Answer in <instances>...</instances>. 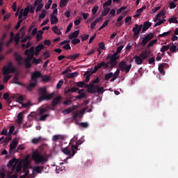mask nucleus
I'll list each match as a JSON object with an SVG mask.
<instances>
[{
  "instance_id": "f257e3e1",
  "label": "nucleus",
  "mask_w": 178,
  "mask_h": 178,
  "mask_svg": "<svg viewBox=\"0 0 178 178\" xmlns=\"http://www.w3.org/2000/svg\"><path fill=\"white\" fill-rule=\"evenodd\" d=\"M42 77V74L40 71H35L33 72L31 78L30 84L26 86V88L29 91H31L33 88L37 87V84L38 83V79H41Z\"/></svg>"
},
{
  "instance_id": "f03ea898",
  "label": "nucleus",
  "mask_w": 178,
  "mask_h": 178,
  "mask_svg": "<svg viewBox=\"0 0 178 178\" xmlns=\"http://www.w3.org/2000/svg\"><path fill=\"white\" fill-rule=\"evenodd\" d=\"M151 55V51H145L141 53L139 56H135L134 59L135 60V63L136 65H143L144 60L148 59Z\"/></svg>"
},
{
  "instance_id": "7ed1b4c3",
  "label": "nucleus",
  "mask_w": 178,
  "mask_h": 178,
  "mask_svg": "<svg viewBox=\"0 0 178 178\" xmlns=\"http://www.w3.org/2000/svg\"><path fill=\"white\" fill-rule=\"evenodd\" d=\"M32 158L35 163L37 165H38V163H42V165H44V163L48 161V159L45 157V156L42 155V154L38 152H33Z\"/></svg>"
},
{
  "instance_id": "20e7f679",
  "label": "nucleus",
  "mask_w": 178,
  "mask_h": 178,
  "mask_svg": "<svg viewBox=\"0 0 178 178\" xmlns=\"http://www.w3.org/2000/svg\"><path fill=\"white\" fill-rule=\"evenodd\" d=\"M134 58H130L129 60V65H127L126 64V61L122 60L118 64V67H120V70L122 72H125V73L127 74L129 72H130V70L131 69V63L134 62Z\"/></svg>"
},
{
  "instance_id": "39448f33",
  "label": "nucleus",
  "mask_w": 178,
  "mask_h": 178,
  "mask_svg": "<svg viewBox=\"0 0 178 178\" xmlns=\"http://www.w3.org/2000/svg\"><path fill=\"white\" fill-rule=\"evenodd\" d=\"M84 143V139L81 138L79 140L76 141V145H73L71 147V149L72 151V156H74L77 153V149H79V145H81Z\"/></svg>"
},
{
  "instance_id": "423d86ee",
  "label": "nucleus",
  "mask_w": 178,
  "mask_h": 178,
  "mask_svg": "<svg viewBox=\"0 0 178 178\" xmlns=\"http://www.w3.org/2000/svg\"><path fill=\"white\" fill-rule=\"evenodd\" d=\"M54 98V92L51 94L45 93L44 95H42L38 98V102H42V101H49L50 99H52Z\"/></svg>"
},
{
  "instance_id": "0eeeda50",
  "label": "nucleus",
  "mask_w": 178,
  "mask_h": 178,
  "mask_svg": "<svg viewBox=\"0 0 178 178\" xmlns=\"http://www.w3.org/2000/svg\"><path fill=\"white\" fill-rule=\"evenodd\" d=\"M85 88H87L89 94H95L97 92V86H94L91 82L89 84L85 85Z\"/></svg>"
},
{
  "instance_id": "6e6552de",
  "label": "nucleus",
  "mask_w": 178,
  "mask_h": 178,
  "mask_svg": "<svg viewBox=\"0 0 178 178\" xmlns=\"http://www.w3.org/2000/svg\"><path fill=\"white\" fill-rule=\"evenodd\" d=\"M34 47L25 50L24 54L27 56L26 59H33L34 58Z\"/></svg>"
},
{
  "instance_id": "1a4fd4ad",
  "label": "nucleus",
  "mask_w": 178,
  "mask_h": 178,
  "mask_svg": "<svg viewBox=\"0 0 178 178\" xmlns=\"http://www.w3.org/2000/svg\"><path fill=\"white\" fill-rule=\"evenodd\" d=\"M115 66H118V61L109 60L107 63L104 62V69H113Z\"/></svg>"
},
{
  "instance_id": "9d476101",
  "label": "nucleus",
  "mask_w": 178,
  "mask_h": 178,
  "mask_svg": "<svg viewBox=\"0 0 178 178\" xmlns=\"http://www.w3.org/2000/svg\"><path fill=\"white\" fill-rule=\"evenodd\" d=\"M143 29V25H138V24H135V26L132 29V31L134 33V37L138 36L140 34V32Z\"/></svg>"
},
{
  "instance_id": "9b49d317",
  "label": "nucleus",
  "mask_w": 178,
  "mask_h": 178,
  "mask_svg": "<svg viewBox=\"0 0 178 178\" xmlns=\"http://www.w3.org/2000/svg\"><path fill=\"white\" fill-rule=\"evenodd\" d=\"M3 74L4 76H8L10 74V73H15L16 72V68H6L5 67L2 69Z\"/></svg>"
},
{
  "instance_id": "f8f14e48",
  "label": "nucleus",
  "mask_w": 178,
  "mask_h": 178,
  "mask_svg": "<svg viewBox=\"0 0 178 178\" xmlns=\"http://www.w3.org/2000/svg\"><path fill=\"white\" fill-rule=\"evenodd\" d=\"M105 65V61H102L100 63H98L97 65L95 66L94 70L91 72V74H94V73H97V70H99V69H102V67L104 69Z\"/></svg>"
},
{
  "instance_id": "ddd939ff",
  "label": "nucleus",
  "mask_w": 178,
  "mask_h": 178,
  "mask_svg": "<svg viewBox=\"0 0 178 178\" xmlns=\"http://www.w3.org/2000/svg\"><path fill=\"white\" fill-rule=\"evenodd\" d=\"M60 101H62V97L60 96H58L55 97L52 102H51V106L55 108V106H57V105H59L60 103Z\"/></svg>"
},
{
  "instance_id": "4468645a",
  "label": "nucleus",
  "mask_w": 178,
  "mask_h": 178,
  "mask_svg": "<svg viewBox=\"0 0 178 178\" xmlns=\"http://www.w3.org/2000/svg\"><path fill=\"white\" fill-rule=\"evenodd\" d=\"M17 163V159H11L8 163V168H12V169H15L16 168V165Z\"/></svg>"
},
{
  "instance_id": "2eb2a0df",
  "label": "nucleus",
  "mask_w": 178,
  "mask_h": 178,
  "mask_svg": "<svg viewBox=\"0 0 178 178\" xmlns=\"http://www.w3.org/2000/svg\"><path fill=\"white\" fill-rule=\"evenodd\" d=\"M151 26H152V23L149 22L148 21L145 22L143 24V27L142 29V33H145L147 31V30H148V29H149V27H151Z\"/></svg>"
},
{
  "instance_id": "dca6fc26",
  "label": "nucleus",
  "mask_w": 178,
  "mask_h": 178,
  "mask_svg": "<svg viewBox=\"0 0 178 178\" xmlns=\"http://www.w3.org/2000/svg\"><path fill=\"white\" fill-rule=\"evenodd\" d=\"M17 144H19V142L16 138H15L12 143L10 145V151H13V149H16V147H17Z\"/></svg>"
},
{
  "instance_id": "f3484780",
  "label": "nucleus",
  "mask_w": 178,
  "mask_h": 178,
  "mask_svg": "<svg viewBox=\"0 0 178 178\" xmlns=\"http://www.w3.org/2000/svg\"><path fill=\"white\" fill-rule=\"evenodd\" d=\"M120 56H116L115 54L113 55H108L106 56V60L110 59L111 62H118V59H119Z\"/></svg>"
},
{
  "instance_id": "a211bd4d",
  "label": "nucleus",
  "mask_w": 178,
  "mask_h": 178,
  "mask_svg": "<svg viewBox=\"0 0 178 178\" xmlns=\"http://www.w3.org/2000/svg\"><path fill=\"white\" fill-rule=\"evenodd\" d=\"M63 154H65V155H68V158H72L73 156V153H72V151L69 149V147H65L62 149Z\"/></svg>"
},
{
  "instance_id": "6ab92c4d",
  "label": "nucleus",
  "mask_w": 178,
  "mask_h": 178,
  "mask_svg": "<svg viewBox=\"0 0 178 178\" xmlns=\"http://www.w3.org/2000/svg\"><path fill=\"white\" fill-rule=\"evenodd\" d=\"M80 34V31H75L72 33L68 35L69 40H73V38H77Z\"/></svg>"
},
{
  "instance_id": "aec40b11",
  "label": "nucleus",
  "mask_w": 178,
  "mask_h": 178,
  "mask_svg": "<svg viewBox=\"0 0 178 178\" xmlns=\"http://www.w3.org/2000/svg\"><path fill=\"white\" fill-rule=\"evenodd\" d=\"M14 56L15 58V60H17V62H18V65H22V60H23V57H22V56H20L19 54H17V52H15L14 54Z\"/></svg>"
},
{
  "instance_id": "412c9836",
  "label": "nucleus",
  "mask_w": 178,
  "mask_h": 178,
  "mask_svg": "<svg viewBox=\"0 0 178 178\" xmlns=\"http://www.w3.org/2000/svg\"><path fill=\"white\" fill-rule=\"evenodd\" d=\"M42 34H44L43 31L40 30L38 31V33L36 35V40L38 42L41 41V40L42 39Z\"/></svg>"
},
{
  "instance_id": "4be33fe9",
  "label": "nucleus",
  "mask_w": 178,
  "mask_h": 178,
  "mask_svg": "<svg viewBox=\"0 0 178 178\" xmlns=\"http://www.w3.org/2000/svg\"><path fill=\"white\" fill-rule=\"evenodd\" d=\"M43 171H44V166H37V167H35L33 172L34 173V172H36V173H42Z\"/></svg>"
},
{
  "instance_id": "5701e85b",
  "label": "nucleus",
  "mask_w": 178,
  "mask_h": 178,
  "mask_svg": "<svg viewBox=\"0 0 178 178\" xmlns=\"http://www.w3.org/2000/svg\"><path fill=\"white\" fill-rule=\"evenodd\" d=\"M13 83L14 84H17L18 86H24V83L19 82V76L17 74H15L13 77Z\"/></svg>"
},
{
  "instance_id": "b1692460",
  "label": "nucleus",
  "mask_w": 178,
  "mask_h": 178,
  "mask_svg": "<svg viewBox=\"0 0 178 178\" xmlns=\"http://www.w3.org/2000/svg\"><path fill=\"white\" fill-rule=\"evenodd\" d=\"M31 59H33V58H26L25 60H24V62H25V67L26 68V69H30V67H31Z\"/></svg>"
},
{
  "instance_id": "393cba45",
  "label": "nucleus",
  "mask_w": 178,
  "mask_h": 178,
  "mask_svg": "<svg viewBox=\"0 0 178 178\" xmlns=\"http://www.w3.org/2000/svg\"><path fill=\"white\" fill-rule=\"evenodd\" d=\"M52 31H54V33L58 35H60V34H62V31H60V30L58 28V26H54L52 28Z\"/></svg>"
},
{
  "instance_id": "a878e982",
  "label": "nucleus",
  "mask_w": 178,
  "mask_h": 178,
  "mask_svg": "<svg viewBox=\"0 0 178 178\" xmlns=\"http://www.w3.org/2000/svg\"><path fill=\"white\" fill-rule=\"evenodd\" d=\"M50 22L51 24H56L58 23V18L54 15H51Z\"/></svg>"
},
{
  "instance_id": "bb28decb",
  "label": "nucleus",
  "mask_w": 178,
  "mask_h": 178,
  "mask_svg": "<svg viewBox=\"0 0 178 178\" xmlns=\"http://www.w3.org/2000/svg\"><path fill=\"white\" fill-rule=\"evenodd\" d=\"M79 91V88L73 87L65 91V94H69L70 92H76Z\"/></svg>"
},
{
  "instance_id": "cd10ccee",
  "label": "nucleus",
  "mask_w": 178,
  "mask_h": 178,
  "mask_svg": "<svg viewBox=\"0 0 178 178\" xmlns=\"http://www.w3.org/2000/svg\"><path fill=\"white\" fill-rule=\"evenodd\" d=\"M23 112H21L17 115V122L19 124H22V123H23Z\"/></svg>"
},
{
  "instance_id": "c85d7f7f",
  "label": "nucleus",
  "mask_w": 178,
  "mask_h": 178,
  "mask_svg": "<svg viewBox=\"0 0 178 178\" xmlns=\"http://www.w3.org/2000/svg\"><path fill=\"white\" fill-rule=\"evenodd\" d=\"M67 3H69V0H60V8H65L67 6Z\"/></svg>"
},
{
  "instance_id": "c756f323",
  "label": "nucleus",
  "mask_w": 178,
  "mask_h": 178,
  "mask_svg": "<svg viewBox=\"0 0 178 178\" xmlns=\"http://www.w3.org/2000/svg\"><path fill=\"white\" fill-rule=\"evenodd\" d=\"M170 48V46L169 44L163 45L161 48L160 51H161V52H162V54H165V52H166V51H169Z\"/></svg>"
},
{
  "instance_id": "7c9ffc66",
  "label": "nucleus",
  "mask_w": 178,
  "mask_h": 178,
  "mask_svg": "<svg viewBox=\"0 0 178 178\" xmlns=\"http://www.w3.org/2000/svg\"><path fill=\"white\" fill-rule=\"evenodd\" d=\"M79 76V72H75L72 73H70L67 75L68 79H73L74 77H77Z\"/></svg>"
},
{
  "instance_id": "2f4dec72",
  "label": "nucleus",
  "mask_w": 178,
  "mask_h": 178,
  "mask_svg": "<svg viewBox=\"0 0 178 178\" xmlns=\"http://www.w3.org/2000/svg\"><path fill=\"white\" fill-rule=\"evenodd\" d=\"M124 48V45L121 44L120 47H118L116 49V52L114 53L115 54V56H118V54H120V52H122V49H123Z\"/></svg>"
},
{
  "instance_id": "473e14b6",
  "label": "nucleus",
  "mask_w": 178,
  "mask_h": 178,
  "mask_svg": "<svg viewBox=\"0 0 178 178\" xmlns=\"http://www.w3.org/2000/svg\"><path fill=\"white\" fill-rule=\"evenodd\" d=\"M165 66H166V64H161L159 65V71L161 74H165V71L163 70V67H165Z\"/></svg>"
},
{
  "instance_id": "72a5a7b5",
  "label": "nucleus",
  "mask_w": 178,
  "mask_h": 178,
  "mask_svg": "<svg viewBox=\"0 0 178 178\" xmlns=\"http://www.w3.org/2000/svg\"><path fill=\"white\" fill-rule=\"evenodd\" d=\"M46 13H47V11L45 10H42V13L39 15V18H38L39 22H41V20H42V19L45 17Z\"/></svg>"
},
{
  "instance_id": "f704fd0d",
  "label": "nucleus",
  "mask_w": 178,
  "mask_h": 178,
  "mask_svg": "<svg viewBox=\"0 0 178 178\" xmlns=\"http://www.w3.org/2000/svg\"><path fill=\"white\" fill-rule=\"evenodd\" d=\"M169 34H172V31H169L168 32H164L161 34H159L157 37V38H161V37H168Z\"/></svg>"
},
{
  "instance_id": "c9c22d12",
  "label": "nucleus",
  "mask_w": 178,
  "mask_h": 178,
  "mask_svg": "<svg viewBox=\"0 0 178 178\" xmlns=\"http://www.w3.org/2000/svg\"><path fill=\"white\" fill-rule=\"evenodd\" d=\"M47 88H39V95L42 96V95H45V94H47Z\"/></svg>"
},
{
  "instance_id": "e433bc0d",
  "label": "nucleus",
  "mask_w": 178,
  "mask_h": 178,
  "mask_svg": "<svg viewBox=\"0 0 178 178\" xmlns=\"http://www.w3.org/2000/svg\"><path fill=\"white\" fill-rule=\"evenodd\" d=\"M112 77H113V72H109L105 75L104 80H106V81H109V79H112Z\"/></svg>"
},
{
  "instance_id": "4c0bfd02",
  "label": "nucleus",
  "mask_w": 178,
  "mask_h": 178,
  "mask_svg": "<svg viewBox=\"0 0 178 178\" xmlns=\"http://www.w3.org/2000/svg\"><path fill=\"white\" fill-rule=\"evenodd\" d=\"M27 6L29 8L30 13H34V10L36 6H32L30 3H27Z\"/></svg>"
},
{
  "instance_id": "58836bf2",
  "label": "nucleus",
  "mask_w": 178,
  "mask_h": 178,
  "mask_svg": "<svg viewBox=\"0 0 178 178\" xmlns=\"http://www.w3.org/2000/svg\"><path fill=\"white\" fill-rule=\"evenodd\" d=\"M32 59H33L32 63H34V65H40V63L42 62V60L41 58L37 59L33 57Z\"/></svg>"
},
{
  "instance_id": "ea45409f",
  "label": "nucleus",
  "mask_w": 178,
  "mask_h": 178,
  "mask_svg": "<svg viewBox=\"0 0 178 178\" xmlns=\"http://www.w3.org/2000/svg\"><path fill=\"white\" fill-rule=\"evenodd\" d=\"M35 51L37 52H41V51H42V49H44V44H39L36 47H35Z\"/></svg>"
},
{
  "instance_id": "a19ab883",
  "label": "nucleus",
  "mask_w": 178,
  "mask_h": 178,
  "mask_svg": "<svg viewBox=\"0 0 178 178\" xmlns=\"http://www.w3.org/2000/svg\"><path fill=\"white\" fill-rule=\"evenodd\" d=\"M166 15V10H161L157 15V17H162V16H165Z\"/></svg>"
},
{
  "instance_id": "79ce46f5",
  "label": "nucleus",
  "mask_w": 178,
  "mask_h": 178,
  "mask_svg": "<svg viewBox=\"0 0 178 178\" xmlns=\"http://www.w3.org/2000/svg\"><path fill=\"white\" fill-rule=\"evenodd\" d=\"M49 116H50L49 114L42 115L40 116V118H39V120H40V122H44V121H45V120H47V118H49Z\"/></svg>"
},
{
  "instance_id": "37998d69",
  "label": "nucleus",
  "mask_w": 178,
  "mask_h": 178,
  "mask_svg": "<svg viewBox=\"0 0 178 178\" xmlns=\"http://www.w3.org/2000/svg\"><path fill=\"white\" fill-rule=\"evenodd\" d=\"M59 138H62V140H63V136H60V135H55L53 136V141L54 143H56V141H58V140H59Z\"/></svg>"
},
{
  "instance_id": "c03bdc74",
  "label": "nucleus",
  "mask_w": 178,
  "mask_h": 178,
  "mask_svg": "<svg viewBox=\"0 0 178 178\" xmlns=\"http://www.w3.org/2000/svg\"><path fill=\"white\" fill-rule=\"evenodd\" d=\"M86 85L87 84H86L84 81L76 82L77 87H79L80 88H83V87L85 88Z\"/></svg>"
},
{
  "instance_id": "a18cd8bd",
  "label": "nucleus",
  "mask_w": 178,
  "mask_h": 178,
  "mask_svg": "<svg viewBox=\"0 0 178 178\" xmlns=\"http://www.w3.org/2000/svg\"><path fill=\"white\" fill-rule=\"evenodd\" d=\"M109 19L106 20L103 24L99 28V31L102 30V29H105V27H106V26H108V24H109Z\"/></svg>"
},
{
  "instance_id": "49530a36",
  "label": "nucleus",
  "mask_w": 178,
  "mask_h": 178,
  "mask_svg": "<svg viewBox=\"0 0 178 178\" xmlns=\"http://www.w3.org/2000/svg\"><path fill=\"white\" fill-rule=\"evenodd\" d=\"M96 92H98V94H102V92H104V86L99 87L98 86H96Z\"/></svg>"
},
{
  "instance_id": "de8ad7c7",
  "label": "nucleus",
  "mask_w": 178,
  "mask_h": 178,
  "mask_svg": "<svg viewBox=\"0 0 178 178\" xmlns=\"http://www.w3.org/2000/svg\"><path fill=\"white\" fill-rule=\"evenodd\" d=\"M110 10H111V8L104 7L103 12L102 13V16H106V15L109 13Z\"/></svg>"
},
{
  "instance_id": "09e8293b",
  "label": "nucleus",
  "mask_w": 178,
  "mask_h": 178,
  "mask_svg": "<svg viewBox=\"0 0 178 178\" xmlns=\"http://www.w3.org/2000/svg\"><path fill=\"white\" fill-rule=\"evenodd\" d=\"M158 40L156 39L150 41L147 44V48H151V47H153L154 44H156Z\"/></svg>"
},
{
  "instance_id": "8fccbe9b",
  "label": "nucleus",
  "mask_w": 178,
  "mask_h": 178,
  "mask_svg": "<svg viewBox=\"0 0 178 178\" xmlns=\"http://www.w3.org/2000/svg\"><path fill=\"white\" fill-rule=\"evenodd\" d=\"M73 45H77V44H80V39L79 38H73L71 41Z\"/></svg>"
},
{
  "instance_id": "3c124183",
  "label": "nucleus",
  "mask_w": 178,
  "mask_h": 178,
  "mask_svg": "<svg viewBox=\"0 0 178 178\" xmlns=\"http://www.w3.org/2000/svg\"><path fill=\"white\" fill-rule=\"evenodd\" d=\"M98 9H99V7L98 6H95L92 9V15H97V12H98Z\"/></svg>"
},
{
  "instance_id": "603ef678",
  "label": "nucleus",
  "mask_w": 178,
  "mask_h": 178,
  "mask_svg": "<svg viewBox=\"0 0 178 178\" xmlns=\"http://www.w3.org/2000/svg\"><path fill=\"white\" fill-rule=\"evenodd\" d=\"M97 23H99V19H95L90 24V29L92 30V29H95V26H97Z\"/></svg>"
},
{
  "instance_id": "864d4df0",
  "label": "nucleus",
  "mask_w": 178,
  "mask_h": 178,
  "mask_svg": "<svg viewBox=\"0 0 178 178\" xmlns=\"http://www.w3.org/2000/svg\"><path fill=\"white\" fill-rule=\"evenodd\" d=\"M40 79H42V81H44L45 83H48V81H49V80H51L49 76H48L47 75H44V76L42 75V77H40Z\"/></svg>"
},
{
  "instance_id": "5fc2aeb1",
  "label": "nucleus",
  "mask_w": 178,
  "mask_h": 178,
  "mask_svg": "<svg viewBox=\"0 0 178 178\" xmlns=\"http://www.w3.org/2000/svg\"><path fill=\"white\" fill-rule=\"evenodd\" d=\"M51 5H52V0H48L47 3L44 6L45 9L46 10L49 9Z\"/></svg>"
},
{
  "instance_id": "6e6d98bb",
  "label": "nucleus",
  "mask_w": 178,
  "mask_h": 178,
  "mask_svg": "<svg viewBox=\"0 0 178 178\" xmlns=\"http://www.w3.org/2000/svg\"><path fill=\"white\" fill-rule=\"evenodd\" d=\"M11 78L12 75H5L3 79V83H7L8 81H9V80H10Z\"/></svg>"
},
{
  "instance_id": "4d7b16f0",
  "label": "nucleus",
  "mask_w": 178,
  "mask_h": 178,
  "mask_svg": "<svg viewBox=\"0 0 178 178\" xmlns=\"http://www.w3.org/2000/svg\"><path fill=\"white\" fill-rule=\"evenodd\" d=\"M170 23H174V24H178V20L176 17H172L169 19Z\"/></svg>"
},
{
  "instance_id": "13d9d810",
  "label": "nucleus",
  "mask_w": 178,
  "mask_h": 178,
  "mask_svg": "<svg viewBox=\"0 0 178 178\" xmlns=\"http://www.w3.org/2000/svg\"><path fill=\"white\" fill-rule=\"evenodd\" d=\"M149 41V40L146 37H145L141 42V45L145 47V45H147Z\"/></svg>"
},
{
  "instance_id": "bf43d9fd",
  "label": "nucleus",
  "mask_w": 178,
  "mask_h": 178,
  "mask_svg": "<svg viewBox=\"0 0 178 178\" xmlns=\"http://www.w3.org/2000/svg\"><path fill=\"white\" fill-rule=\"evenodd\" d=\"M149 41V40L146 37H145L141 42V45L145 47V45H147Z\"/></svg>"
},
{
  "instance_id": "052dcab7",
  "label": "nucleus",
  "mask_w": 178,
  "mask_h": 178,
  "mask_svg": "<svg viewBox=\"0 0 178 178\" xmlns=\"http://www.w3.org/2000/svg\"><path fill=\"white\" fill-rule=\"evenodd\" d=\"M149 41V40L146 37H145L141 42V45L145 47V45H147Z\"/></svg>"
},
{
  "instance_id": "680f3d73",
  "label": "nucleus",
  "mask_w": 178,
  "mask_h": 178,
  "mask_svg": "<svg viewBox=\"0 0 178 178\" xmlns=\"http://www.w3.org/2000/svg\"><path fill=\"white\" fill-rule=\"evenodd\" d=\"M29 12H30V8H29L28 6H26V8L24 10L23 16H28Z\"/></svg>"
},
{
  "instance_id": "e2e57ef3",
  "label": "nucleus",
  "mask_w": 178,
  "mask_h": 178,
  "mask_svg": "<svg viewBox=\"0 0 178 178\" xmlns=\"http://www.w3.org/2000/svg\"><path fill=\"white\" fill-rule=\"evenodd\" d=\"M41 141V137L39 138H35L32 140V143L33 144H38Z\"/></svg>"
},
{
  "instance_id": "0e129e2a",
  "label": "nucleus",
  "mask_w": 178,
  "mask_h": 178,
  "mask_svg": "<svg viewBox=\"0 0 178 178\" xmlns=\"http://www.w3.org/2000/svg\"><path fill=\"white\" fill-rule=\"evenodd\" d=\"M19 104L22 105L23 108H28V106H31L32 105L31 102H28L27 103L19 102Z\"/></svg>"
},
{
  "instance_id": "69168bd1",
  "label": "nucleus",
  "mask_w": 178,
  "mask_h": 178,
  "mask_svg": "<svg viewBox=\"0 0 178 178\" xmlns=\"http://www.w3.org/2000/svg\"><path fill=\"white\" fill-rule=\"evenodd\" d=\"M42 8H44V4L38 5L35 9L36 13H38V12H40Z\"/></svg>"
},
{
  "instance_id": "338daca9",
  "label": "nucleus",
  "mask_w": 178,
  "mask_h": 178,
  "mask_svg": "<svg viewBox=\"0 0 178 178\" xmlns=\"http://www.w3.org/2000/svg\"><path fill=\"white\" fill-rule=\"evenodd\" d=\"M47 111H48L47 108H40V109H39V115H44V113H45V112H47Z\"/></svg>"
},
{
  "instance_id": "774afa93",
  "label": "nucleus",
  "mask_w": 178,
  "mask_h": 178,
  "mask_svg": "<svg viewBox=\"0 0 178 178\" xmlns=\"http://www.w3.org/2000/svg\"><path fill=\"white\" fill-rule=\"evenodd\" d=\"M177 49V46H176V45H175V44H172V45L170 47V51L171 52H173V53L176 52Z\"/></svg>"
}]
</instances>
